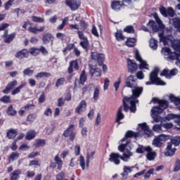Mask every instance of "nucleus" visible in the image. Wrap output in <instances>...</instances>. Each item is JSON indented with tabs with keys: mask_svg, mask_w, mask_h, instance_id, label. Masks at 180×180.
Returning a JSON list of instances; mask_svg holds the SVG:
<instances>
[{
	"mask_svg": "<svg viewBox=\"0 0 180 180\" xmlns=\"http://www.w3.org/2000/svg\"><path fill=\"white\" fill-rule=\"evenodd\" d=\"M174 171H175V172H178V171H180V160H177L176 161Z\"/></svg>",
	"mask_w": 180,
	"mask_h": 180,
	"instance_id": "obj_64",
	"label": "nucleus"
},
{
	"mask_svg": "<svg viewBox=\"0 0 180 180\" xmlns=\"http://www.w3.org/2000/svg\"><path fill=\"white\" fill-rule=\"evenodd\" d=\"M20 175H22V170L16 169L11 173L10 180H18L20 178Z\"/></svg>",
	"mask_w": 180,
	"mask_h": 180,
	"instance_id": "obj_24",
	"label": "nucleus"
},
{
	"mask_svg": "<svg viewBox=\"0 0 180 180\" xmlns=\"http://www.w3.org/2000/svg\"><path fill=\"white\" fill-rule=\"evenodd\" d=\"M86 81V74H85V70H83L80 75L79 82L82 85H84Z\"/></svg>",
	"mask_w": 180,
	"mask_h": 180,
	"instance_id": "obj_47",
	"label": "nucleus"
},
{
	"mask_svg": "<svg viewBox=\"0 0 180 180\" xmlns=\"http://www.w3.org/2000/svg\"><path fill=\"white\" fill-rule=\"evenodd\" d=\"M172 146L174 144V146H179L180 144V136H175L171 139Z\"/></svg>",
	"mask_w": 180,
	"mask_h": 180,
	"instance_id": "obj_46",
	"label": "nucleus"
},
{
	"mask_svg": "<svg viewBox=\"0 0 180 180\" xmlns=\"http://www.w3.org/2000/svg\"><path fill=\"white\" fill-rule=\"evenodd\" d=\"M139 127H141V130H143V133L148 136V137H151L152 132L151 130H150V128H148V126H147V124L146 122H143L142 124H139Z\"/></svg>",
	"mask_w": 180,
	"mask_h": 180,
	"instance_id": "obj_19",
	"label": "nucleus"
},
{
	"mask_svg": "<svg viewBox=\"0 0 180 180\" xmlns=\"http://www.w3.org/2000/svg\"><path fill=\"white\" fill-rule=\"evenodd\" d=\"M34 146L36 147V148L44 147V146H46V139H37L34 143Z\"/></svg>",
	"mask_w": 180,
	"mask_h": 180,
	"instance_id": "obj_32",
	"label": "nucleus"
},
{
	"mask_svg": "<svg viewBox=\"0 0 180 180\" xmlns=\"http://www.w3.org/2000/svg\"><path fill=\"white\" fill-rule=\"evenodd\" d=\"M169 100L171 102H173L176 106H179L180 105V98L175 97L174 95H170ZM178 109L180 110V105L178 107Z\"/></svg>",
	"mask_w": 180,
	"mask_h": 180,
	"instance_id": "obj_33",
	"label": "nucleus"
},
{
	"mask_svg": "<svg viewBox=\"0 0 180 180\" xmlns=\"http://www.w3.org/2000/svg\"><path fill=\"white\" fill-rule=\"evenodd\" d=\"M19 157H20V154H19V153L13 152L8 157V161L9 162H11V161H15V160H18Z\"/></svg>",
	"mask_w": 180,
	"mask_h": 180,
	"instance_id": "obj_39",
	"label": "nucleus"
},
{
	"mask_svg": "<svg viewBox=\"0 0 180 180\" xmlns=\"http://www.w3.org/2000/svg\"><path fill=\"white\" fill-rule=\"evenodd\" d=\"M54 161L58 165L57 169H58V171H61V169L63 168V160H61L58 155L55 156Z\"/></svg>",
	"mask_w": 180,
	"mask_h": 180,
	"instance_id": "obj_30",
	"label": "nucleus"
},
{
	"mask_svg": "<svg viewBox=\"0 0 180 180\" xmlns=\"http://www.w3.org/2000/svg\"><path fill=\"white\" fill-rule=\"evenodd\" d=\"M150 150H151V147L150 146H139L136 149V153H138V154H143L146 153V151H150Z\"/></svg>",
	"mask_w": 180,
	"mask_h": 180,
	"instance_id": "obj_29",
	"label": "nucleus"
},
{
	"mask_svg": "<svg viewBox=\"0 0 180 180\" xmlns=\"http://www.w3.org/2000/svg\"><path fill=\"white\" fill-rule=\"evenodd\" d=\"M6 113L8 116H15L18 112L16 110H15V108H13V105H10L6 110Z\"/></svg>",
	"mask_w": 180,
	"mask_h": 180,
	"instance_id": "obj_31",
	"label": "nucleus"
},
{
	"mask_svg": "<svg viewBox=\"0 0 180 180\" xmlns=\"http://www.w3.org/2000/svg\"><path fill=\"white\" fill-rule=\"evenodd\" d=\"M95 86L94 84H90L89 85L88 87L85 86L84 87L82 91V94L84 95L85 92H91L92 91V88H94Z\"/></svg>",
	"mask_w": 180,
	"mask_h": 180,
	"instance_id": "obj_50",
	"label": "nucleus"
},
{
	"mask_svg": "<svg viewBox=\"0 0 180 180\" xmlns=\"http://www.w3.org/2000/svg\"><path fill=\"white\" fill-rule=\"evenodd\" d=\"M32 19L33 22H37L38 23H43V22H44V18H41L37 16H32Z\"/></svg>",
	"mask_w": 180,
	"mask_h": 180,
	"instance_id": "obj_55",
	"label": "nucleus"
},
{
	"mask_svg": "<svg viewBox=\"0 0 180 180\" xmlns=\"http://www.w3.org/2000/svg\"><path fill=\"white\" fill-rule=\"evenodd\" d=\"M146 158L148 160V161H153L157 157V153L155 151H153V148H150V150L147 151Z\"/></svg>",
	"mask_w": 180,
	"mask_h": 180,
	"instance_id": "obj_23",
	"label": "nucleus"
},
{
	"mask_svg": "<svg viewBox=\"0 0 180 180\" xmlns=\"http://www.w3.org/2000/svg\"><path fill=\"white\" fill-rule=\"evenodd\" d=\"M180 116L174 114H169L166 116L167 120H171L172 119H179Z\"/></svg>",
	"mask_w": 180,
	"mask_h": 180,
	"instance_id": "obj_54",
	"label": "nucleus"
},
{
	"mask_svg": "<svg viewBox=\"0 0 180 180\" xmlns=\"http://www.w3.org/2000/svg\"><path fill=\"white\" fill-rule=\"evenodd\" d=\"M93 99L95 101H96L98 99H99V89L98 87H96L94 89Z\"/></svg>",
	"mask_w": 180,
	"mask_h": 180,
	"instance_id": "obj_53",
	"label": "nucleus"
},
{
	"mask_svg": "<svg viewBox=\"0 0 180 180\" xmlns=\"http://www.w3.org/2000/svg\"><path fill=\"white\" fill-rule=\"evenodd\" d=\"M35 120H36V115L34 114H30L27 117V122H34Z\"/></svg>",
	"mask_w": 180,
	"mask_h": 180,
	"instance_id": "obj_59",
	"label": "nucleus"
},
{
	"mask_svg": "<svg viewBox=\"0 0 180 180\" xmlns=\"http://www.w3.org/2000/svg\"><path fill=\"white\" fill-rule=\"evenodd\" d=\"M131 92L132 96L124 97L122 100L123 105H121L117 111L116 122L118 124H120V120L124 119V114L122 112L123 109L125 112H127L130 109L132 113L136 112V103H139L137 98L140 97V95L143 94V87L136 86L132 88Z\"/></svg>",
	"mask_w": 180,
	"mask_h": 180,
	"instance_id": "obj_1",
	"label": "nucleus"
},
{
	"mask_svg": "<svg viewBox=\"0 0 180 180\" xmlns=\"http://www.w3.org/2000/svg\"><path fill=\"white\" fill-rule=\"evenodd\" d=\"M136 60L137 61H139V70H149L148 68V64L147 62L141 58L140 56V52H139V50L136 51Z\"/></svg>",
	"mask_w": 180,
	"mask_h": 180,
	"instance_id": "obj_8",
	"label": "nucleus"
},
{
	"mask_svg": "<svg viewBox=\"0 0 180 180\" xmlns=\"http://www.w3.org/2000/svg\"><path fill=\"white\" fill-rule=\"evenodd\" d=\"M169 139V136L165 134H160L156 137L152 142L153 146L155 147H162V144L165 141Z\"/></svg>",
	"mask_w": 180,
	"mask_h": 180,
	"instance_id": "obj_7",
	"label": "nucleus"
},
{
	"mask_svg": "<svg viewBox=\"0 0 180 180\" xmlns=\"http://www.w3.org/2000/svg\"><path fill=\"white\" fill-rule=\"evenodd\" d=\"M133 169H134V167H128V166H124L123 171L124 172L121 174L122 176H123L124 179H126V176L130 174L133 171Z\"/></svg>",
	"mask_w": 180,
	"mask_h": 180,
	"instance_id": "obj_26",
	"label": "nucleus"
},
{
	"mask_svg": "<svg viewBox=\"0 0 180 180\" xmlns=\"http://www.w3.org/2000/svg\"><path fill=\"white\" fill-rule=\"evenodd\" d=\"M160 12L165 18L167 16H170V18H174L175 15V11L172 9V8L169 7L167 10L164 6H161L160 8Z\"/></svg>",
	"mask_w": 180,
	"mask_h": 180,
	"instance_id": "obj_9",
	"label": "nucleus"
},
{
	"mask_svg": "<svg viewBox=\"0 0 180 180\" xmlns=\"http://www.w3.org/2000/svg\"><path fill=\"white\" fill-rule=\"evenodd\" d=\"M149 46L153 50H157L158 48V41L155 40L154 38L150 39L149 41Z\"/></svg>",
	"mask_w": 180,
	"mask_h": 180,
	"instance_id": "obj_34",
	"label": "nucleus"
},
{
	"mask_svg": "<svg viewBox=\"0 0 180 180\" xmlns=\"http://www.w3.org/2000/svg\"><path fill=\"white\" fill-rule=\"evenodd\" d=\"M14 12L17 14L18 18H19V15H23V13H25L26 11H25L23 9L15 8L14 9Z\"/></svg>",
	"mask_w": 180,
	"mask_h": 180,
	"instance_id": "obj_61",
	"label": "nucleus"
},
{
	"mask_svg": "<svg viewBox=\"0 0 180 180\" xmlns=\"http://www.w3.org/2000/svg\"><path fill=\"white\" fill-rule=\"evenodd\" d=\"M18 85V81L14 80L12 82H10L8 85L6 86V89L3 91V94H8L12 89L15 88Z\"/></svg>",
	"mask_w": 180,
	"mask_h": 180,
	"instance_id": "obj_17",
	"label": "nucleus"
},
{
	"mask_svg": "<svg viewBox=\"0 0 180 180\" xmlns=\"http://www.w3.org/2000/svg\"><path fill=\"white\" fill-rule=\"evenodd\" d=\"M23 74L25 75H27L28 77H31V75H33V70H30V68L25 69L23 71Z\"/></svg>",
	"mask_w": 180,
	"mask_h": 180,
	"instance_id": "obj_63",
	"label": "nucleus"
},
{
	"mask_svg": "<svg viewBox=\"0 0 180 180\" xmlns=\"http://www.w3.org/2000/svg\"><path fill=\"white\" fill-rule=\"evenodd\" d=\"M158 68H155L150 74L149 79L150 82H147L146 85H165V82L161 80L158 77Z\"/></svg>",
	"mask_w": 180,
	"mask_h": 180,
	"instance_id": "obj_4",
	"label": "nucleus"
},
{
	"mask_svg": "<svg viewBox=\"0 0 180 180\" xmlns=\"http://www.w3.org/2000/svg\"><path fill=\"white\" fill-rule=\"evenodd\" d=\"M28 53H30L31 55L34 56V57H36V56H39V54H40L39 48H34V47L30 49Z\"/></svg>",
	"mask_w": 180,
	"mask_h": 180,
	"instance_id": "obj_44",
	"label": "nucleus"
},
{
	"mask_svg": "<svg viewBox=\"0 0 180 180\" xmlns=\"http://www.w3.org/2000/svg\"><path fill=\"white\" fill-rule=\"evenodd\" d=\"M42 40L44 44H47L48 43H50V40H53V35L51 34H44Z\"/></svg>",
	"mask_w": 180,
	"mask_h": 180,
	"instance_id": "obj_35",
	"label": "nucleus"
},
{
	"mask_svg": "<svg viewBox=\"0 0 180 180\" xmlns=\"http://www.w3.org/2000/svg\"><path fill=\"white\" fill-rule=\"evenodd\" d=\"M15 57L19 59L27 58V57H29V51L27 49H22L16 53Z\"/></svg>",
	"mask_w": 180,
	"mask_h": 180,
	"instance_id": "obj_21",
	"label": "nucleus"
},
{
	"mask_svg": "<svg viewBox=\"0 0 180 180\" xmlns=\"http://www.w3.org/2000/svg\"><path fill=\"white\" fill-rule=\"evenodd\" d=\"M89 74L91 77H101L102 75V71L99 68H91Z\"/></svg>",
	"mask_w": 180,
	"mask_h": 180,
	"instance_id": "obj_25",
	"label": "nucleus"
},
{
	"mask_svg": "<svg viewBox=\"0 0 180 180\" xmlns=\"http://www.w3.org/2000/svg\"><path fill=\"white\" fill-rule=\"evenodd\" d=\"M68 23V18H65L63 20L62 24L58 27V30H63L65 25Z\"/></svg>",
	"mask_w": 180,
	"mask_h": 180,
	"instance_id": "obj_49",
	"label": "nucleus"
},
{
	"mask_svg": "<svg viewBox=\"0 0 180 180\" xmlns=\"http://www.w3.org/2000/svg\"><path fill=\"white\" fill-rule=\"evenodd\" d=\"M64 82H65V78L60 77V78L58 79L56 82V88H58V86H60V85H63Z\"/></svg>",
	"mask_w": 180,
	"mask_h": 180,
	"instance_id": "obj_51",
	"label": "nucleus"
},
{
	"mask_svg": "<svg viewBox=\"0 0 180 180\" xmlns=\"http://www.w3.org/2000/svg\"><path fill=\"white\" fill-rule=\"evenodd\" d=\"M15 136H18L16 130L11 129L7 131V137L8 139H15Z\"/></svg>",
	"mask_w": 180,
	"mask_h": 180,
	"instance_id": "obj_43",
	"label": "nucleus"
},
{
	"mask_svg": "<svg viewBox=\"0 0 180 180\" xmlns=\"http://www.w3.org/2000/svg\"><path fill=\"white\" fill-rule=\"evenodd\" d=\"M172 22L174 27H175V29H176L178 32H180V19L175 18L172 20Z\"/></svg>",
	"mask_w": 180,
	"mask_h": 180,
	"instance_id": "obj_38",
	"label": "nucleus"
},
{
	"mask_svg": "<svg viewBox=\"0 0 180 180\" xmlns=\"http://www.w3.org/2000/svg\"><path fill=\"white\" fill-rule=\"evenodd\" d=\"M129 137H135L136 139V137H140V132L136 133L133 131H127L125 137L121 140L122 143H123V141H127V139H129Z\"/></svg>",
	"mask_w": 180,
	"mask_h": 180,
	"instance_id": "obj_20",
	"label": "nucleus"
},
{
	"mask_svg": "<svg viewBox=\"0 0 180 180\" xmlns=\"http://www.w3.org/2000/svg\"><path fill=\"white\" fill-rule=\"evenodd\" d=\"M28 30L32 33H35V34H37L39 32H44V27H41L39 28H37L36 26L30 27L28 28Z\"/></svg>",
	"mask_w": 180,
	"mask_h": 180,
	"instance_id": "obj_36",
	"label": "nucleus"
},
{
	"mask_svg": "<svg viewBox=\"0 0 180 180\" xmlns=\"http://www.w3.org/2000/svg\"><path fill=\"white\" fill-rule=\"evenodd\" d=\"M159 37L161 43H163L164 46H168L169 43H172V33L171 30H167V34L165 35L164 33L159 34Z\"/></svg>",
	"mask_w": 180,
	"mask_h": 180,
	"instance_id": "obj_6",
	"label": "nucleus"
},
{
	"mask_svg": "<svg viewBox=\"0 0 180 180\" xmlns=\"http://www.w3.org/2000/svg\"><path fill=\"white\" fill-rule=\"evenodd\" d=\"M123 5V2L120 1L114 0L111 3V8L113 11H120Z\"/></svg>",
	"mask_w": 180,
	"mask_h": 180,
	"instance_id": "obj_22",
	"label": "nucleus"
},
{
	"mask_svg": "<svg viewBox=\"0 0 180 180\" xmlns=\"http://www.w3.org/2000/svg\"><path fill=\"white\" fill-rule=\"evenodd\" d=\"M154 18L158 23V25H157V24H155V22L151 20V21H149V22L148 23V26L151 27V29L153 30V32H158L159 30H164V29H165V25H164V24H162V21H161V19H160V17H158V14L155 13Z\"/></svg>",
	"mask_w": 180,
	"mask_h": 180,
	"instance_id": "obj_5",
	"label": "nucleus"
},
{
	"mask_svg": "<svg viewBox=\"0 0 180 180\" xmlns=\"http://www.w3.org/2000/svg\"><path fill=\"white\" fill-rule=\"evenodd\" d=\"M110 83V80H109V78H105L104 79V91H107L109 88V84Z\"/></svg>",
	"mask_w": 180,
	"mask_h": 180,
	"instance_id": "obj_60",
	"label": "nucleus"
},
{
	"mask_svg": "<svg viewBox=\"0 0 180 180\" xmlns=\"http://www.w3.org/2000/svg\"><path fill=\"white\" fill-rule=\"evenodd\" d=\"M161 126V124H155L153 127V130L154 131H157L158 133H161V131H162Z\"/></svg>",
	"mask_w": 180,
	"mask_h": 180,
	"instance_id": "obj_58",
	"label": "nucleus"
},
{
	"mask_svg": "<svg viewBox=\"0 0 180 180\" xmlns=\"http://www.w3.org/2000/svg\"><path fill=\"white\" fill-rule=\"evenodd\" d=\"M86 110V101L85 100H82L78 105V106L75 108L76 113L78 115H82L84 112Z\"/></svg>",
	"mask_w": 180,
	"mask_h": 180,
	"instance_id": "obj_12",
	"label": "nucleus"
},
{
	"mask_svg": "<svg viewBox=\"0 0 180 180\" xmlns=\"http://www.w3.org/2000/svg\"><path fill=\"white\" fill-rule=\"evenodd\" d=\"M159 107H153L151 110V117L155 123H158L161 120V117L158 115L162 113L168 108V101L165 100H158Z\"/></svg>",
	"mask_w": 180,
	"mask_h": 180,
	"instance_id": "obj_3",
	"label": "nucleus"
},
{
	"mask_svg": "<svg viewBox=\"0 0 180 180\" xmlns=\"http://www.w3.org/2000/svg\"><path fill=\"white\" fill-rule=\"evenodd\" d=\"M121 79H122V77L120 76V77L118 78L117 81L114 83V88H115L116 91H117V90L119 89V86L120 85V82H122Z\"/></svg>",
	"mask_w": 180,
	"mask_h": 180,
	"instance_id": "obj_56",
	"label": "nucleus"
},
{
	"mask_svg": "<svg viewBox=\"0 0 180 180\" xmlns=\"http://www.w3.org/2000/svg\"><path fill=\"white\" fill-rule=\"evenodd\" d=\"M25 86H26V83L21 84L19 86L14 89L11 91V95H16V94H19V92H20V90L23 89V88H25Z\"/></svg>",
	"mask_w": 180,
	"mask_h": 180,
	"instance_id": "obj_41",
	"label": "nucleus"
},
{
	"mask_svg": "<svg viewBox=\"0 0 180 180\" xmlns=\"http://www.w3.org/2000/svg\"><path fill=\"white\" fill-rule=\"evenodd\" d=\"M175 151H176V149L175 147H172V143H167V147L165 152V155H166V157H172V155L175 154Z\"/></svg>",
	"mask_w": 180,
	"mask_h": 180,
	"instance_id": "obj_15",
	"label": "nucleus"
},
{
	"mask_svg": "<svg viewBox=\"0 0 180 180\" xmlns=\"http://www.w3.org/2000/svg\"><path fill=\"white\" fill-rule=\"evenodd\" d=\"M137 41L134 38H128L125 43L126 46L128 47H134L136 46V42Z\"/></svg>",
	"mask_w": 180,
	"mask_h": 180,
	"instance_id": "obj_40",
	"label": "nucleus"
},
{
	"mask_svg": "<svg viewBox=\"0 0 180 180\" xmlns=\"http://www.w3.org/2000/svg\"><path fill=\"white\" fill-rule=\"evenodd\" d=\"M91 59L92 60H97L99 65H102L105 60V55L103 53H98L96 52L91 53Z\"/></svg>",
	"mask_w": 180,
	"mask_h": 180,
	"instance_id": "obj_13",
	"label": "nucleus"
},
{
	"mask_svg": "<svg viewBox=\"0 0 180 180\" xmlns=\"http://www.w3.org/2000/svg\"><path fill=\"white\" fill-rule=\"evenodd\" d=\"M79 165L84 171V169H85V159L84 158V156L81 155L79 157Z\"/></svg>",
	"mask_w": 180,
	"mask_h": 180,
	"instance_id": "obj_52",
	"label": "nucleus"
},
{
	"mask_svg": "<svg viewBox=\"0 0 180 180\" xmlns=\"http://www.w3.org/2000/svg\"><path fill=\"white\" fill-rule=\"evenodd\" d=\"M49 77H51V73L47 72H41L36 75L37 79H40V78H49Z\"/></svg>",
	"mask_w": 180,
	"mask_h": 180,
	"instance_id": "obj_37",
	"label": "nucleus"
},
{
	"mask_svg": "<svg viewBox=\"0 0 180 180\" xmlns=\"http://www.w3.org/2000/svg\"><path fill=\"white\" fill-rule=\"evenodd\" d=\"M131 143L130 141H127L126 143L121 144L118 146V150L120 153H124L122 155L119 153H112L110 155L109 161L113 162L115 165H119L120 164V160L124 161V162H129L131 157H133V153L130 151L131 150Z\"/></svg>",
	"mask_w": 180,
	"mask_h": 180,
	"instance_id": "obj_2",
	"label": "nucleus"
},
{
	"mask_svg": "<svg viewBox=\"0 0 180 180\" xmlns=\"http://www.w3.org/2000/svg\"><path fill=\"white\" fill-rule=\"evenodd\" d=\"M74 130H75V125L70 124L68 128L63 132V136L64 137H68L70 133H74Z\"/></svg>",
	"mask_w": 180,
	"mask_h": 180,
	"instance_id": "obj_27",
	"label": "nucleus"
},
{
	"mask_svg": "<svg viewBox=\"0 0 180 180\" xmlns=\"http://www.w3.org/2000/svg\"><path fill=\"white\" fill-rule=\"evenodd\" d=\"M95 155V152H91L90 154L87 153L86 155V168H89V162L91 158H94V156Z\"/></svg>",
	"mask_w": 180,
	"mask_h": 180,
	"instance_id": "obj_45",
	"label": "nucleus"
},
{
	"mask_svg": "<svg viewBox=\"0 0 180 180\" xmlns=\"http://www.w3.org/2000/svg\"><path fill=\"white\" fill-rule=\"evenodd\" d=\"M0 102H3V103H11V96H4L0 98Z\"/></svg>",
	"mask_w": 180,
	"mask_h": 180,
	"instance_id": "obj_48",
	"label": "nucleus"
},
{
	"mask_svg": "<svg viewBox=\"0 0 180 180\" xmlns=\"http://www.w3.org/2000/svg\"><path fill=\"white\" fill-rule=\"evenodd\" d=\"M127 65H128V72H131V74H133V72H135L137 70V63H136V61L134 60H127Z\"/></svg>",
	"mask_w": 180,
	"mask_h": 180,
	"instance_id": "obj_14",
	"label": "nucleus"
},
{
	"mask_svg": "<svg viewBox=\"0 0 180 180\" xmlns=\"http://www.w3.org/2000/svg\"><path fill=\"white\" fill-rule=\"evenodd\" d=\"M37 132L35 130H30L27 132L25 139L26 140H33L36 137Z\"/></svg>",
	"mask_w": 180,
	"mask_h": 180,
	"instance_id": "obj_28",
	"label": "nucleus"
},
{
	"mask_svg": "<svg viewBox=\"0 0 180 180\" xmlns=\"http://www.w3.org/2000/svg\"><path fill=\"white\" fill-rule=\"evenodd\" d=\"M81 47L86 50V51H88V47H89V41H88V39H84L79 43Z\"/></svg>",
	"mask_w": 180,
	"mask_h": 180,
	"instance_id": "obj_42",
	"label": "nucleus"
},
{
	"mask_svg": "<svg viewBox=\"0 0 180 180\" xmlns=\"http://www.w3.org/2000/svg\"><path fill=\"white\" fill-rule=\"evenodd\" d=\"M136 81H137L136 76L131 75L128 77L126 79V86L128 88H135V86H137Z\"/></svg>",
	"mask_w": 180,
	"mask_h": 180,
	"instance_id": "obj_11",
	"label": "nucleus"
},
{
	"mask_svg": "<svg viewBox=\"0 0 180 180\" xmlns=\"http://www.w3.org/2000/svg\"><path fill=\"white\" fill-rule=\"evenodd\" d=\"M115 37L118 41L124 40V37L123 36V34H122V32H117L115 33Z\"/></svg>",
	"mask_w": 180,
	"mask_h": 180,
	"instance_id": "obj_57",
	"label": "nucleus"
},
{
	"mask_svg": "<svg viewBox=\"0 0 180 180\" xmlns=\"http://www.w3.org/2000/svg\"><path fill=\"white\" fill-rule=\"evenodd\" d=\"M178 72V70L176 69H173L170 71H168V70L165 69L160 74V75H163L166 77V78H171V77H174V75H176Z\"/></svg>",
	"mask_w": 180,
	"mask_h": 180,
	"instance_id": "obj_18",
	"label": "nucleus"
},
{
	"mask_svg": "<svg viewBox=\"0 0 180 180\" xmlns=\"http://www.w3.org/2000/svg\"><path fill=\"white\" fill-rule=\"evenodd\" d=\"M124 31L127 32V33H134V29L131 25L127 26L126 28L124 29Z\"/></svg>",
	"mask_w": 180,
	"mask_h": 180,
	"instance_id": "obj_62",
	"label": "nucleus"
},
{
	"mask_svg": "<svg viewBox=\"0 0 180 180\" xmlns=\"http://www.w3.org/2000/svg\"><path fill=\"white\" fill-rule=\"evenodd\" d=\"M65 3L69 6L71 11H77L81 6L79 1L77 0H66Z\"/></svg>",
	"mask_w": 180,
	"mask_h": 180,
	"instance_id": "obj_10",
	"label": "nucleus"
},
{
	"mask_svg": "<svg viewBox=\"0 0 180 180\" xmlns=\"http://www.w3.org/2000/svg\"><path fill=\"white\" fill-rule=\"evenodd\" d=\"M16 37V33L13 32L8 35V30H6L2 35V37L4 38V43H11V41H13V39Z\"/></svg>",
	"mask_w": 180,
	"mask_h": 180,
	"instance_id": "obj_16",
	"label": "nucleus"
}]
</instances>
